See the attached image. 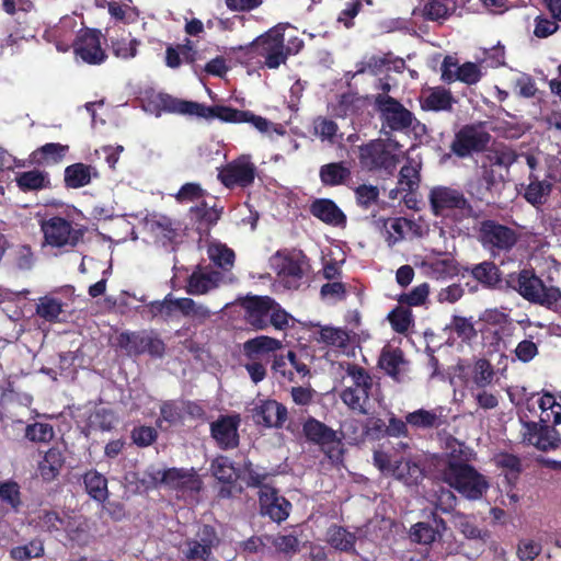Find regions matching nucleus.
Listing matches in <instances>:
<instances>
[{
	"label": "nucleus",
	"mask_w": 561,
	"mask_h": 561,
	"mask_svg": "<svg viewBox=\"0 0 561 561\" xmlns=\"http://www.w3.org/2000/svg\"><path fill=\"white\" fill-rule=\"evenodd\" d=\"M138 45L135 38L122 37L112 41V50L116 57L128 59L136 56Z\"/></svg>",
	"instance_id": "nucleus-64"
},
{
	"label": "nucleus",
	"mask_w": 561,
	"mask_h": 561,
	"mask_svg": "<svg viewBox=\"0 0 561 561\" xmlns=\"http://www.w3.org/2000/svg\"><path fill=\"white\" fill-rule=\"evenodd\" d=\"M222 282V274L210 268L194 271L187 280L186 291L191 295H205L217 288Z\"/></svg>",
	"instance_id": "nucleus-25"
},
{
	"label": "nucleus",
	"mask_w": 561,
	"mask_h": 561,
	"mask_svg": "<svg viewBox=\"0 0 561 561\" xmlns=\"http://www.w3.org/2000/svg\"><path fill=\"white\" fill-rule=\"evenodd\" d=\"M255 165L249 156H241L219 171L218 179L226 187H247L255 178Z\"/></svg>",
	"instance_id": "nucleus-18"
},
{
	"label": "nucleus",
	"mask_w": 561,
	"mask_h": 561,
	"mask_svg": "<svg viewBox=\"0 0 561 561\" xmlns=\"http://www.w3.org/2000/svg\"><path fill=\"white\" fill-rule=\"evenodd\" d=\"M424 2L422 9H415L414 14L417 11L421 12L422 16L430 21H438L446 19L450 12L457 7V0H421Z\"/></svg>",
	"instance_id": "nucleus-35"
},
{
	"label": "nucleus",
	"mask_w": 561,
	"mask_h": 561,
	"mask_svg": "<svg viewBox=\"0 0 561 561\" xmlns=\"http://www.w3.org/2000/svg\"><path fill=\"white\" fill-rule=\"evenodd\" d=\"M407 423L416 428H432L439 425V414L434 410L420 409L405 416Z\"/></svg>",
	"instance_id": "nucleus-52"
},
{
	"label": "nucleus",
	"mask_w": 561,
	"mask_h": 561,
	"mask_svg": "<svg viewBox=\"0 0 561 561\" xmlns=\"http://www.w3.org/2000/svg\"><path fill=\"white\" fill-rule=\"evenodd\" d=\"M13 265L20 271H30L35 264V256L32 248L21 244L14 248L12 252Z\"/></svg>",
	"instance_id": "nucleus-58"
},
{
	"label": "nucleus",
	"mask_w": 561,
	"mask_h": 561,
	"mask_svg": "<svg viewBox=\"0 0 561 561\" xmlns=\"http://www.w3.org/2000/svg\"><path fill=\"white\" fill-rule=\"evenodd\" d=\"M454 99L449 91L443 88L432 89L422 99V107L427 111H448L451 108Z\"/></svg>",
	"instance_id": "nucleus-46"
},
{
	"label": "nucleus",
	"mask_w": 561,
	"mask_h": 561,
	"mask_svg": "<svg viewBox=\"0 0 561 561\" xmlns=\"http://www.w3.org/2000/svg\"><path fill=\"white\" fill-rule=\"evenodd\" d=\"M254 417L267 427H280L287 419V409L275 400H266L255 408Z\"/></svg>",
	"instance_id": "nucleus-28"
},
{
	"label": "nucleus",
	"mask_w": 561,
	"mask_h": 561,
	"mask_svg": "<svg viewBox=\"0 0 561 561\" xmlns=\"http://www.w3.org/2000/svg\"><path fill=\"white\" fill-rule=\"evenodd\" d=\"M313 135L322 142L330 145L339 144L343 139V134L339 133L337 124L325 117H317L312 124Z\"/></svg>",
	"instance_id": "nucleus-42"
},
{
	"label": "nucleus",
	"mask_w": 561,
	"mask_h": 561,
	"mask_svg": "<svg viewBox=\"0 0 561 561\" xmlns=\"http://www.w3.org/2000/svg\"><path fill=\"white\" fill-rule=\"evenodd\" d=\"M87 493L94 501L103 503L108 497L107 479L96 470H90L83 476Z\"/></svg>",
	"instance_id": "nucleus-36"
},
{
	"label": "nucleus",
	"mask_w": 561,
	"mask_h": 561,
	"mask_svg": "<svg viewBox=\"0 0 561 561\" xmlns=\"http://www.w3.org/2000/svg\"><path fill=\"white\" fill-rule=\"evenodd\" d=\"M410 227V221L404 218H390L385 222L386 241L393 245L404 238L405 231Z\"/></svg>",
	"instance_id": "nucleus-54"
},
{
	"label": "nucleus",
	"mask_w": 561,
	"mask_h": 561,
	"mask_svg": "<svg viewBox=\"0 0 561 561\" xmlns=\"http://www.w3.org/2000/svg\"><path fill=\"white\" fill-rule=\"evenodd\" d=\"M550 192V184L545 181H531L525 191V198L533 205H540L545 202Z\"/></svg>",
	"instance_id": "nucleus-60"
},
{
	"label": "nucleus",
	"mask_w": 561,
	"mask_h": 561,
	"mask_svg": "<svg viewBox=\"0 0 561 561\" xmlns=\"http://www.w3.org/2000/svg\"><path fill=\"white\" fill-rule=\"evenodd\" d=\"M64 462L65 458L61 450L55 447L48 449L43 460L38 463V471L43 480H54L59 474Z\"/></svg>",
	"instance_id": "nucleus-38"
},
{
	"label": "nucleus",
	"mask_w": 561,
	"mask_h": 561,
	"mask_svg": "<svg viewBox=\"0 0 561 561\" xmlns=\"http://www.w3.org/2000/svg\"><path fill=\"white\" fill-rule=\"evenodd\" d=\"M511 336L512 335L502 333L500 329H488L483 333L485 345L494 352H504L508 350L512 344Z\"/></svg>",
	"instance_id": "nucleus-57"
},
{
	"label": "nucleus",
	"mask_w": 561,
	"mask_h": 561,
	"mask_svg": "<svg viewBox=\"0 0 561 561\" xmlns=\"http://www.w3.org/2000/svg\"><path fill=\"white\" fill-rule=\"evenodd\" d=\"M503 183V175L495 169L483 165L481 172L468 181L467 193L479 202L490 204L494 202Z\"/></svg>",
	"instance_id": "nucleus-15"
},
{
	"label": "nucleus",
	"mask_w": 561,
	"mask_h": 561,
	"mask_svg": "<svg viewBox=\"0 0 561 561\" xmlns=\"http://www.w3.org/2000/svg\"><path fill=\"white\" fill-rule=\"evenodd\" d=\"M329 543L341 551H350L355 545V535L343 527L333 526L328 530Z\"/></svg>",
	"instance_id": "nucleus-53"
},
{
	"label": "nucleus",
	"mask_w": 561,
	"mask_h": 561,
	"mask_svg": "<svg viewBox=\"0 0 561 561\" xmlns=\"http://www.w3.org/2000/svg\"><path fill=\"white\" fill-rule=\"evenodd\" d=\"M273 299L267 296L254 297L245 302V319L256 329L270 325Z\"/></svg>",
	"instance_id": "nucleus-27"
},
{
	"label": "nucleus",
	"mask_w": 561,
	"mask_h": 561,
	"mask_svg": "<svg viewBox=\"0 0 561 561\" xmlns=\"http://www.w3.org/2000/svg\"><path fill=\"white\" fill-rule=\"evenodd\" d=\"M162 482L182 491L198 492L201 489V481L196 476L175 468L163 472Z\"/></svg>",
	"instance_id": "nucleus-32"
},
{
	"label": "nucleus",
	"mask_w": 561,
	"mask_h": 561,
	"mask_svg": "<svg viewBox=\"0 0 561 561\" xmlns=\"http://www.w3.org/2000/svg\"><path fill=\"white\" fill-rule=\"evenodd\" d=\"M95 168L81 162L68 165L65 169V184L69 188H80L91 183L92 178H96Z\"/></svg>",
	"instance_id": "nucleus-30"
},
{
	"label": "nucleus",
	"mask_w": 561,
	"mask_h": 561,
	"mask_svg": "<svg viewBox=\"0 0 561 561\" xmlns=\"http://www.w3.org/2000/svg\"><path fill=\"white\" fill-rule=\"evenodd\" d=\"M310 213L322 222L344 228L346 225V216L342 209L329 198H319L310 205Z\"/></svg>",
	"instance_id": "nucleus-26"
},
{
	"label": "nucleus",
	"mask_w": 561,
	"mask_h": 561,
	"mask_svg": "<svg viewBox=\"0 0 561 561\" xmlns=\"http://www.w3.org/2000/svg\"><path fill=\"white\" fill-rule=\"evenodd\" d=\"M375 104L380 112L382 126L394 131H403L412 127L415 121L412 112L388 94H378Z\"/></svg>",
	"instance_id": "nucleus-13"
},
{
	"label": "nucleus",
	"mask_w": 561,
	"mask_h": 561,
	"mask_svg": "<svg viewBox=\"0 0 561 561\" xmlns=\"http://www.w3.org/2000/svg\"><path fill=\"white\" fill-rule=\"evenodd\" d=\"M435 523L436 528L423 522L414 524L409 533L411 541L420 545H431L434 542L437 535H439V527L445 529V522L442 518H435Z\"/></svg>",
	"instance_id": "nucleus-41"
},
{
	"label": "nucleus",
	"mask_w": 561,
	"mask_h": 561,
	"mask_svg": "<svg viewBox=\"0 0 561 561\" xmlns=\"http://www.w3.org/2000/svg\"><path fill=\"white\" fill-rule=\"evenodd\" d=\"M402 158L398 142L374 139L359 146V164L364 170L392 175Z\"/></svg>",
	"instance_id": "nucleus-3"
},
{
	"label": "nucleus",
	"mask_w": 561,
	"mask_h": 561,
	"mask_svg": "<svg viewBox=\"0 0 561 561\" xmlns=\"http://www.w3.org/2000/svg\"><path fill=\"white\" fill-rule=\"evenodd\" d=\"M408 445L399 443L398 447L392 449H378L374 453L375 466L387 476H392L397 480L402 481L404 484H413L422 476L421 468L405 458L403 455H398L399 449H405Z\"/></svg>",
	"instance_id": "nucleus-6"
},
{
	"label": "nucleus",
	"mask_w": 561,
	"mask_h": 561,
	"mask_svg": "<svg viewBox=\"0 0 561 561\" xmlns=\"http://www.w3.org/2000/svg\"><path fill=\"white\" fill-rule=\"evenodd\" d=\"M279 340L261 335L247 341L243 345L244 355L250 359H256L260 356L275 352L282 347Z\"/></svg>",
	"instance_id": "nucleus-34"
},
{
	"label": "nucleus",
	"mask_w": 561,
	"mask_h": 561,
	"mask_svg": "<svg viewBox=\"0 0 561 561\" xmlns=\"http://www.w3.org/2000/svg\"><path fill=\"white\" fill-rule=\"evenodd\" d=\"M107 7L111 16L118 21L130 23L135 22L139 16L138 10L126 3L108 2Z\"/></svg>",
	"instance_id": "nucleus-63"
},
{
	"label": "nucleus",
	"mask_w": 561,
	"mask_h": 561,
	"mask_svg": "<svg viewBox=\"0 0 561 561\" xmlns=\"http://www.w3.org/2000/svg\"><path fill=\"white\" fill-rule=\"evenodd\" d=\"M306 266V256L300 251L277 252L272 257V267L289 289L299 287Z\"/></svg>",
	"instance_id": "nucleus-12"
},
{
	"label": "nucleus",
	"mask_w": 561,
	"mask_h": 561,
	"mask_svg": "<svg viewBox=\"0 0 561 561\" xmlns=\"http://www.w3.org/2000/svg\"><path fill=\"white\" fill-rule=\"evenodd\" d=\"M266 541L272 545L276 551L286 556H291L298 551L299 541L294 535H282L276 536L266 535Z\"/></svg>",
	"instance_id": "nucleus-55"
},
{
	"label": "nucleus",
	"mask_w": 561,
	"mask_h": 561,
	"mask_svg": "<svg viewBox=\"0 0 561 561\" xmlns=\"http://www.w3.org/2000/svg\"><path fill=\"white\" fill-rule=\"evenodd\" d=\"M87 520L81 515L62 513V528L69 538L77 539L80 533L85 531Z\"/></svg>",
	"instance_id": "nucleus-61"
},
{
	"label": "nucleus",
	"mask_w": 561,
	"mask_h": 561,
	"mask_svg": "<svg viewBox=\"0 0 561 561\" xmlns=\"http://www.w3.org/2000/svg\"><path fill=\"white\" fill-rule=\"evenodd\" d=\"M346 376L351 383L341 392L342 401L353 411L368 414L371 402L376 400L373 377L363 367L356 365H348Z\"/></svg>",
	"instance_id": "nucleus-5"
},
{
	"label": "nucleus",
	"mask_w": 561,
	"mask_h": 561,
	"mask_svg": "<svg viewBox=\"0 0 561 561\" xmlns=\"http://www.w3.org/2000/svg\"><path fill=\"white\" fill-rule=\"evenodd\" d=\"M240 415H222L210 424L213 438L220 448H234L239 444L238 428L240 425Z\"/></svg>",
	"instance_id": "nucleus-23"
},
{
	"label": "nucleus",
	"mask_w": 561,
	"mask_h": 561,
	"mask_svg": "<svg viewBox=\"0 0 561 561\" xmlns=\"http://www.w3.org/2000/svg\"><path fill=\"white\" fill-rule=\"evenodd\" d=\"M495 371L491 363L485 358L473 360H459L451 370L450 382L453 386H463L469 391L488 388L492 385Z\"/></svg>",
	"instance_id": "nucleus-8"
},
{
	"label": "nucleus",
	"mask_w": 561,
	"mask_h": 561,
	"mask_svg": "<svg viewBox=\"0 0 561 561\" xmlns=\"http://www.w3.org/2000/svg\"><path fill=\"white\" fill-rule=\"evenodd\" d=\"M73 50L77 57L90 65H99L106 58L101 47V32L96 30L82 31L73 44Z\"/></svg>",
	"instance_id": "nucleus-19"
},
{
	"label": "nucleus",
	"mask_w": 561,
	"mask_h": 561,
	"mask_svg": "<svg viewBox=\"0 0 561 561\" xmlns=\"http://www.w3.org/2000/svg\"><path fill=\"white\" fill-rule=\"evenodd\" d=\"M352 339L353 337L348 331L340 328L325 327L320 331L321 342L335 347L343 353H346L350 348Z\"/></svg>",
	"instance_id": "nucleus-44"
},
{
	"label": "nucleus",
	"mask_w": 561,
	"mask_h": 561,
	"mask_svg": "<svg viewBox=\"0 0 561 561\" xmlns=\"http://www.w3.org/2000/svg\"><path fill=\"white\" fill-rule=\"evenodd\" d=\"M442 479L468 500H479L489 489L486 478L472 466L453 460L442 472Z\"/></svg>",
	"instance_id": "nucleus-4"
},
{
	"label": "nucleus",
	"mask_w": 561,
	"mask_h": 561,
	"mask_svg": "<svg viewBox=\"0 0 561 561\" xmlns=\"http://www.w3.org/2000/svg\"><path fill=\"white\" fill-rule=\"evenodd\" d=\"M272 369L277 377L291 382H298L310 374L307 364L293 351L285 355H275Z\"/></svg>",
	"instance_id": "nucleus-22"
},
{
	"label": "nucleus",
	"mask_w": 561,
	"mask_h": 561,
	"mask_svg": "<svg viewBox=\"0 0 561 561\" xmlns=\"http://www.w3.org/2000/svg\"><path fill=\"white\" fill-rule=\"evenodd\" d=\"M421 162L409 159L399 172V190L404 193H412L420 185Z\"/></svg>",
	"instance_id": "nucleus-39"
},
{
	"label": "nucleus",
	"mask_w": 561,
	"mask_h": 561,
	"mask_svg": "<svg viewBox=\"0 0 561 561\" xmlns=\"http://www.w3.org/2000/svg\"><path fill=\"white\" fill-rule=\"evenodd\" d=\"M482 72L480 67L474 62H465L458 66L450 56L444 58L442 64V78L444 81H461L466 84H476L480 81Z\"/></svg>",
	"instance_id": "nucleus-24"
},
{
	"label": "nucleus",
	"mask_w": 561,
	"mask_h": 561,
	"mask_svg": "<svg viewBox=\"0 0 561 561\" xmlns=\"http://www.w3.org/2000/svg\"><path fill=\"white\" fill-rule=\"evenodd\" d=\"M62 311L64 305L59 299L50 295L38 298L36 304V314L45 321L59 322Z\"/></svg>",
	"instance_id": "nucleus-45"
},
{
	"label": "nucleus",
	"mask_w": 561,
	"mask_h": 561,
	"mask_svg": "<svg viewBox=\"0 0 561 561\" xmlns=\"http://www.w3.org/2000/svg\"><path fill=\"white\" fill-rule=\"evenodd\" d=\"M480 319L489 325L496 327V329H500L501 332L506 335H512L515 330L510 314L501 309H486L483 311Z\"/></svg>",
	"instance_id": "nucleus-48"
},
{
	"label": "nucleus",
	"mask_w": 561,
	"mask_h": 561,
	"mask_svg": "<svg viewBox=\"0 0 561 561\" xmlns=\"http://www.w3.org/2000/svg\"><path fill=\"white\" fill-rule=\"evenodd\" d=\"M304 433L308 440L319 445L332 462L342 460L343 443L335 431L316 419L304 424Z\"/></svg>",
	"instance_id": "nucleus-11"
},
{
	"label": "nucleus",
	"mask_w": 561,
	"mask_h": 561,
	"mask_svg": "<svg viewBox=\"0 0 561 561\" xmlns=\"http://www.w3.org/2000/svg\"><path fill=\"white\" fill-rule=\"evenodd\" d=\"M388 319L392 329L398 333L407 332L413 321L412 312L407 308H397L392 310L389 313Z\"/></svg>",
	"instance_id": "nucleus-62"
},
{
	"label": "nucleus",
	"mask_w": 561,
	"mask_h": 561,
	"mask_svg": "<svg viewBox=\"0 0 561 561\" xmlns=\"http://www.w3.org/2000/svg\"><path fill=\"white\" fill-rule=\"evenodd\" d=\"M524 443L540 450H550L559 446L558 432L546 423L524 422L522 428Z\"/></svg>",
	"instance_id": "nucleus-20"
},
{
	"label": "nucleus",
	"mask_w": 561,
	"mask_h": 561,
	"mask_svg": "<svg viewBox=\"0 0 561 561\" xmlns=\"http://www.w3.org/2000/svg\"><path fill=\"white\" fill-rule=\"evenodd\" d=\"M286 31L295 32V27L289 23H279L259 36L252 44L253 49L264 59V65L270 69H277L287 59Z\"/></svg>",
	"instance_id": "nucleus-9"
},
{
	"label": "nucleus",
	"mask_w": 561,
	"mask_h": 561,
	"mask_svg": "<svg viewBox=\"0 0 561 561\" xmlns=\"http://www.w3.org/2000/svg\"><path fill=\"white\" fill-rule=\"evenodd\" d=\"M214 477L224 483H232L237 480L238 473L233 462L226 456H218L210 466Z\"/></svg>",
	"instance_id": "nucleus-49"
},
{
	"label": "nucleus",
	"mask_w": 561,
	"mask_h": 561,
	"mask_svg": "<svg viewBox=\"0 0 561 561\" xmlns=\"http://www.w3.org/2000/svg\"><path fill=\"white\" fill-rule=\"evenodd\" d=\"M428 199L433 214L442 217L446 225H450L458 232L469 230L466 221L477 217L469 201L457 188L435 186L431 190Z\"/></svg>",
	"instance_id": "nucleus-2"
},
{
	"label": "nucleus",
	"mask_w": 561,
	"mask_h": 561,
	"mask_svg": "<svg viewBox=\"0 0 561 561\" xmlns=\"http://www.w3.org/2000/svg\"><path fill=\"white\" fill-rule=\"evenodd\" d=\"M144 110L156 117H160L163 113H170L206 119L218 118L225 123L251 124L257 131L264 135H270L271 133L284 134L282 126L272 123L265 117L255 115L251 111H242L222 105L207 106L194 101L181 100L167 93L153 95L144 104Z\"/></svg>",
	"instance_id": "nucleus-1"
},
{
	"label": "nucleus",
	"mask_w": 561,
	"mask_h": 561,
	"mask_svg": "<svg viewBox=\"0 0 561 561\" xmlns=\"http://www.w3.org/2000/svg\"><path fill=\"white\" fill-rule=\"evenodd\" d=\"M259 501L262 515L268 516L272 520L280 523L289 516L290 502L279 495L274 488L262 485L259 491Z\"/></svg>",
	"instance_id": "nucleus-21"
},
{
	"label": "nucleus",
	"mask_w": 561,
	"mask_h": 561,
	"mask_svg": "<svg viewBox=\"0 0 561 561\" xmlns=\"http://www.w3.org/2000/svg\"><path fill=\"white\" fill-rule=\"evenodd\" d=\"M175 307H178L176 311L198 323L206 322L213 316V311L208 307L192 298H178Z\"/></svg>",
	"instance_id": "nucleus-40"
},
{
	"label": "nucleus",
	"mask_w": 561,
	"mask_h": 561,
	"mask_svg": "<svg viewBox=\"0 0 561 561\" xmlns=\"http://www.w3.org/2000/svg\"><path fill=\"white\" fill-rule=\"evenodd\" d=\"M117 345L130 356L147 353L153 357H161L164 353V343L146 331L122 332L117 337Z\"/></svg>",
	"instance_id": "nucleus-14"
},
{
	"label": "nucleus",
	"mask_w": 561,
	"mask_h": 561,
	"mask_svg": "<svg viewBox=\"0 0 561 561\" xmlns=\"http://www.w3.org/2000/svg\"><path fill=\"white\" fill-rule=\"evenodd\" d=\"M424 274L439 279L450 276L455 273L454 261L449 257H428L421 265Z\"/></svg>",
	"instance_id": "nucleus-43"
},
{
	"label": "nucleus",
	"mask_w": 561,
	"mask_h": 561,
	"mask_svg": "<svg viewBox=\"0 0 561 561\" xmlns=\"http://www.w3.org/2000/svg\"><path fill=\"white\" fill-rule=\"evenodd\" d=\"M54 436V427L48 423L35 422L25 428V437L34 443H48Z\"/></svg>",
	"instance_id": "nucleus-56"
},
{
	"label": "nucleus",
	"mask_w": 561,
	"mask_h": 561,
	"mask_svg": "<svg viewBox=\"0 0 561 561\" xmlns=\"http://www.w3.org/2000/svg\"><path fill=\"white\" fill-rule=\"evenodd\" d=\"M534 404H537L541 410L540 422L547 423L550 420V415H553V422L556 424L561 423V405L556 402V399L552 394L545 393L538 397Z\"/></svg>",
	"instance_id": "nucleus-51"
},
{
	"label": "nucleus",
	"mask_w": 561,
	"mask_h": 561,
	"mask_svg": "<svg viewBox=\"0 0 561 561\" xmlns=\"http://www.w3.org/2000/svg\"><path fill=\"white\" fill-rule=\"evenodd\" d=\"M146 226L162 240L172 241L176 234L175 224L162 214H151L146 218Z\"/></svg>",
	"instance_id": "nucleus-37"
},
{
	"label": "nucleus",
	"mask_w": 561,
	"mask_h": 561,
	"mask_svg": "<svg viewBox=\"0 0 561 561\" xmlns=\"http://www.w3.org/2000/svg\"><path fill=\"white\" fill-rule=\"evenodd\" d=\"M44 552V546L41 540H33L24 546L15 547L11 550V557L18 561H28L32 558H38Z\"/></svg>",
	"instance_id": "nucleus-59"
},
{
	"label": "nucleus",
	"mask_w": 561,
	"mask_h": 561,
	"mask_svg": "<svg viewBox=\"0 0 561 561\" xmlns=\"http://www.w3.org/2000/svg\"><path fill=\"white\" fill-rule=\"evenodd\" d=\"M379 367L396 380H401L405 370V360L401 350L392 346H385L379 357Z\"/></svg>",
	"instance_id": "nucleus-29"
},
{
	"label": "nucleus",
	"mask_w": 561,
	"mask_h": 561,
	"mask_svg": "<svg viewBox=\"0 0 561 561\" xmlns=\"http://www.w3.org/2000/svg\"><path fill=\"white\" fill-rule=\"evenodd\" d=\"M15 181L22 191H37L49 185L48 174L39 170L21 172Z\"/></svg>",
	"instance_id": "nucleus-47"
},
{
	"label": "nucleus",
	"mask_w": 561,
	"mask_h": 561,
	"mask_svg": "<svg viewBox=\"0 0 561 561\" xmlns=\"http://www.w3.org/2000/svg\"><path fill=\"white\" fill-rule=\"evenodd\" d=\"M43 247L69 251L83 238V229L61 216H50L39 221Z\"/></svg>",
	"instance_id": "nucleus-7"
},
{
	"label": "nucleus",
	"mask_w": 561,
	"mask_h": 561,
	"mask_svg": "<svg viewBox=\"0 0 561 561\" xmlns=\"http://www.w3.org/2000/svg\"><path fill=\"white\" fill-rule=\"evenodd\" d=\"M210 261L217 266L227 270L233 265L234 253L226 244L211 242L207 250Z\"/></svg>",
	"instance_id": "nucleus-50"
},
{
	"label": "nucleus",
	"mask_w": 561,
	"mask_h": 561,
	"mask_svg": "<svg viewBox=\"0 0 561 561\" xmlns=\"http://www.w3.org/2000/svg\"><path fill=\"white\" fill-rule=\"evenodd\" d=\"M480 240L493 254L511 250L517 242L516 232L493 220H485L480 228Z\"/></svg>",
	"instance_id": "nucleus-16"
},
{
	"label": "nucleus",
	"mask_w": 561,
	"mask_h": 561,
	"mask_svg": "<svg viewBox=\"0 0 561 561\" xmlns=\"http://www.w3.org/2000/svg\"><path fill=\"white\" fill-rule=\"evenodd\" d=\"M516 288L528 301L547 308H552L561 300V290L552 285H546L534 272L523 270L517 277Z\"/></svg>",
	"instance_id": "nucleus-10"
},
{
	"label": "nucleus",
	"mask_w": 561,
	"mask_h": 561,
	"mask_svg": "<svg viewBox=\"0 0 561 561\" xmlns=\"http://www.w3.org/2000/svg\"><path fill=\"white\" fill-rule=\"evenodd\" d=\"M352 171L346 162H331L323 164L319 170V176L325 186H339L351 179Z\"/></svg>",
	"instance_id": "nucleus-31"
},
{
	"label": "nucleus",
	"mask_w": 561,
	"mask_h": 561,
	"mask_svg": "<svg viewBox=\"0 0 561 561\" xmlns=\"http://www.w3.org/2000/svg\"><path fill=\"white\" fill-rule=\"evenodd\" d=\"M196 59L197 51L190 39L176 46L169 45L165 49V65L172 69L179 68L182 62L192 64Z\"/></svg>",
	"instance_id": "nucleus-33"
},
{
	"label": "nucleus",
	"mask_w": 561,
	"mask_h": 561,
	"mask_svg": "<svg viewBox=\"0 0 561 561\" xmlns=\"http://www.w3.org/2000/svg\"><path fill=\"white\" fill-rule=\"evenodd\" d=\"M489 141L490 135L482 124L466 125L456 134L451 149L458 157H467L483 150Z\"/></svg>",
	"instance_id": "nucleus-17"
}]
</instances>
